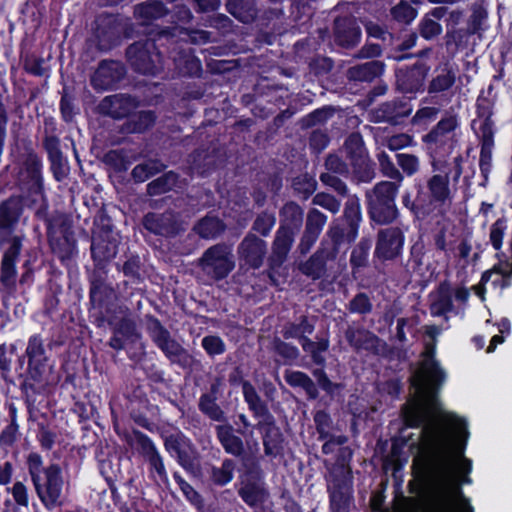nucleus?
<instances>
[{
    "label": "nucleus",
    "mask_w": 512,
    "mask_h": 512,
    "mask_svg": "<svg viewBox=\"0 0 512 512\" xmlns=\"http://www.w3.org/2000/svg\"><path fill=\"white\" fill-rule=\"evenodd\" d=\"M506 223L498 219L490 228V242L494 249L499 250L502 246V240L506 231Z\"/></svg>",
    "instance_id": "680f3d73"
},
{
    "label": "nucleus",
    "mask_w": 512,
    "mask_h": 512,
    "mask_svg": "<svg viewBox=\"0 0 512 512\" xmlns=\"http://www.w3.org/2000/svg\"><path fill=\"white\" fill-rule=\"evenodd\" d=\"M396 157L398 165L408 176L414 175L419 170V159L415 155L399 153Z\"/></svg>",
    "instance_id": "5fc2aeb1"
},
{
    "label": "nucleus",
    "mask_w": 512,
    "mask_h": 512,
    "mask_svg": "<svg viewBox=\"0 0 512 512\" xmlns=\"http://www.w3.org/2000/svg\"><path fill=\"white\" fill-rule=\"evenodd\" d=\"M200 410L211 419L220 421L223 419V411L210 395H202L199 402Z\"/></svg>",
    "instance_id": "a18cd8bd"
},
{
    "label": "nucleus",
    "mask_w": 512,
    "mask_h": 512,
    "mask_svg": "<svg viewBox=\"0 0 512 512\" xmlns=\"http://www.w3.org/2000/svg\"><path fill=\"white\" fill-rule=\"evenodd\" d=\"M4 250V255L1 261L0 281L9 290L14 289L16 285L17 271L16 260L20 254L22 243L21 237L11 239V243Z\"/></svg>",
    "instance_id": "4468645a"
},
{
    "label": "nucleus",
    "mask_w": 512,
    "mask_h": 512,
    "mask_svg": "<svg viewBox=\"0 0 512 512\" xmlns=\"http://www.w3.org/2000/svg\"><path fill=\"white\" fill-rule=\"evenodd\" d=\"M165 447L171 454L177 456L179 463L185 469H193L194 455L188 439L182 434L170 435L165 440Z\"/></svg>",
    "instance_id": "412c9836"
},
{
    "label": "nucleus",
    "mask_w": 512,
    "mask_h": 512,
    "mask_svg": "<svg viewBox=\"0 0 512 512\" xmlns=\"http://www.w3.org/2000/svg\"><path fill=\"white\" fill-rule=\"evenodd\" d=\"M125 73V68L120 62L103 60L91 76L90 83L95 90H109L124 78Z\"/></svg>",
    "instance_id": "9d476101"
},
{
    "label": "nucleus",
    "mask_w": 512,
    "mask_h": 512,
    "mask_svg": "<svg viewBox=\"0 0 512 512\" xmlns=\"http://www.w3.org/2000/svg\"><path fill=\"white\" fill-rule=\"evenodd\" d=\"M202 347L210 356L220 355L225 351L223 340L214 335L205 336L202 339Z\"/></svg>",
    "instance_id": "bf43d9fd"
},
{
    "label": "nucleus",
    "mask_w": 512,
    "mask_h": 512,
    "mask_svg": "<svg viewBox=\"0 0 512 512\" xmlns=\"http://www.w3.org/2000/svg\"><path fill=\"white\" fill-rule=\"evenodd\" d=\"M279 437L278 429L274 425L271 426L263 439L266 454L273 455L277 453Z\"/></svg>",
    "instance_id": "774afa93"
},
{
    "label": "nucleus",
    "mask_w": 512,
    "mask_h": 512,
    "mask_svg": "<svg viewBox=\"0 0 512 512\" xmlns=\"http://www.w3.org/2000/svg\"><path fill=\"white\" fill-rule=\"evenodd\" d=\"M299 270L313 280L319 279L325 272V262L319 254L312 255L306 262L300 264Z\"/></svg>",
    "instance_id": "e433bc0d"
},
{
    "label": "nucleus",
    "mask_w": 512,
    "mask_h": 512,
    "mask_svg": "<svg viewBox=\"0 0 512 512\" xmlns=\"http://www.w3.org/2000/svg\"><path fill=\"white\" fill-rule=\"evenodd\" d=\"M494 146V139L491 131L484 133L482 137L481 152H480V168L482 171H487L491 165L492 149Z\"/></svg>",
    "instance_id": "a19ab883"
},
{
    "label": "nucleus",
    "mask_w": 512,
    "mask_h": 512,
    "mask_svg": "<svg viewBox=\"0 0 512 512\" xmlns=\"http://www.w3.org/2000/svg\"><path fill=\"white\" fill-rule=\"evenodd\" d=\"M346 154L351 161L354 172L363 180L368 181L373 178V170L364 147L362 136L359 133H352L345 141Z\"/></svg>",
    "instance_id": "1a4fd4ad"
},
{
    "label": "nucleus",
    "mask_w": 512,
    "mask_h": 512,
    "mask_svg": "<svg viewBox=\"0 0 512 512\" xmlns=\"http://www.w3.org/2000/svg\"><path fill=\"white\" fill-rule=\"evenodd\" d=\"M453 308L452 298L447 289H441L437 298L431 305V312L434 315H443Z\"/></svg>",
    "instance_id": "79ce46f5"
},
{
    "label": "nucleus",
    "mask_w": 512,
    "mask_h": 512,
    "mask_svg": "<svg viewBox=\"0 0 512 512\" xmlns=\"http://www.w3.org/2000/svg\"><path fill=\"white\" fill-rule=\"evenodd\" d=\"M234 469V461L231 459H225L220 467L212 468V481L217 485H226L232 480Z\"/></svg>",
    "instance_id": "58836bf2"
},
{
    "label": "nucleus",
    "mask_w": 512,
    "mask_h": 512,
    "mask_svg": "<svg viewBox=\"0 0 512 512\" xmlns=\"http://www.w3.org/2000/svg\"><path fill=\"white\" fill-rule=\"evenodd\" d=\"M7 492L12 495L14 502L18 506L25 508L29 506V490L23 482L16 481L11 487L7 488Z\"/></svg>",
    "instance_id": "09e8293b"
},
{
    "label": "nucleus",
    "mask_w": 512,
    "mask_h": 512,
    "mask_svg": "<svg viewBox=\"0 0 512 512\" xmlns=\"http://www.w3.org/2000/svg\"><path fill=\"white\" fill-rule=\"evenodd\" d=\"M148 332L157 347L173 363L185 365L189 355L187 351L171 337L169 331L154 317L148 318Z\"/></svg>",
    "instance_id": "6e6552de"
},
{
    "label": "nucleus",
    "mask_w": 512,
    "mask_h": 512,
    "mask_svg": "<svg viewBox=\"0 0 512 512\" xmlns=\"http://www.w3.org/2000/svg\"><path fill=\"white\" fill-rule=\"evenodd\" d=\"M326 221V215L317 209H311L307 215L305 230L319 236Z\"/></svg>",
    "instance_id": "49530a36"
},
{
    "label": "nucleus",
    "mask_w": 512,
    "mask_h": 512,
    "mask_svg": "<svg viewBox=\"0 0 512 512\" xmlns=\"http://www.w3.org/2000/svg\"><path fill=\"white\" fill-rule=\"evenodd\" d=\"M399 185L382 181L373 189L367 191L369 214L373 221L379 224H387L394 221L398 215L395 198Z\"/></svg>",
    "instance_id": "20e7f679"
},
{
    "label": "nucleus",
    "mask_w": 512,
    "mask_h": 512,
    "mask_svg": "<svg viewBox=\"0 0 512 512\" xmlns=\"http://www.w3.org/2000/svg\"><path fill=\"white\" fill-rule=\"evenodd\" d=\"M281 215V227H287L289 229H292L295 234L296 231L302 225L303 221V210L301 209V207L294 202L287 203L282 208Z\"/></svg>",
    "instance_id": "2f4dec72"
},
{
    "label": "nucleus",
    "mask_w": 512,
    "mask_h": 512,
    "mask_svg": "<svg viewBox=\"0 0 512 512\" xmlns=\"http://www.w3.org/2000/svg\"><path fill=\"white\" fill-rule=\"evenodd\" d=\"M21 214L20 203L17 199H9L0 205V246L11 243V239L21 237L14 234V227L18 223Z\"/></svg>",
    "instance_id": "ddd939ff"
},
{
    "label": "nucleus",
    "mask_w": 512,
    "mask_h": 512,
    "mask_svg": "<svg viewBox=\"0 0 512 512\" xmlns=\"http://www.w3.org/2000/svg\"><path fill=\"white\" fill-rule=\"evenodd\" d=\"M28 472L36 494L47 509H53L62 504L64 480L58 464L43 468L42 457L37 453L29 454L27 458Z\"/></svg>",
    "instance_id": "f03ea898"
},
{
    "label": "nucleus",
    "mask_w": 512,
    "mask_h": 512,
    "mask_svg": "<svg viewBox=\"0 0 512 512\" xmlns=\"http://www.w3.org/2000/svg\"><path fill=\"white\" fill-rule=\"evenodd\" d=\"M419 33L424 39L431 40L442 33V27L430 16H424L419 24Z\"/></svg>",
    "instance_id": "8fccbe9b"
},
{
    "label": "nucleus",
    "mask_w": 512,
    "mask_h": 512,
    "mask_svg": "<svg viewBox=\"0 0 512 512\" xmlns=\"http://www.w3.org/2000/svg\"><path fill=\"white\" fill-rule=\"evenodd\" d=\"M274 224H275L274 215L270 214V213H263L257 217V219L254 222L253 228L258 233L262 234L263 236H266L269 234V232L273 228Z\"/></svg>",
    "instance_id": "69168bd1"
},
{
    "label": "nucleus",
    "mask_w": 512,
    "mask_h": 512,
    "mask_svg": "<svg viewBox=\"0 0 512 512\" xmlns=\"http://www.w3.org/2000/svg\"><path fill=\"white\" fill-rule=\"evenodd\" d=\"M494 125L492 120V111L488 106L479 105L478 115L472 122V128H491Z\"/></svg>",
    "instance_id": "052dcab7"
},
{
    "label": "nucleus",
    "mask_w": 512,
    "mask_h": 512,
    "mask_svg": "<svg viewBox=\"0 0 512 512\" xmlns=\"http://www.w3.org/2000/svg\"><path fill=\"white\" fill-rule=\"evenodd\" d=\"M194 230L202 238H214L219 235L223 230L224 226L221 221L216 217H205L194 227Z\"/></svg>",
    "instance_id": "f704fd0d"
},
{
    "label": "nucleus",
    "mask_w": 512,
    "mask_h": 512,
    "mask_svg": "<svg viewBox=\"0 0 512 512\" xmlns=\"http://www.w3.org/2000/svg\"><path fill=\"white\" fill-rule=\"evenodd\" d=\"M294 236L295 234L292 229L287 227L279 228L273 242L272 254L269 258L272 268L281 266L286 260L293 244Z\"/></svg>",
    "instance_id": "aec40b11"
},
{
    "label": "nucleus",
    "mask_w": 512,
    "mask_h": 512,
    "mask_svg": "<svg viewBox=\"0 0 512 512\" xmlns=\"http://www.w3.org/2000/svg\"><path fill=\"white\" fill-rule=\"evenodd\" d=\"M114 325V331H116L117 334H120L125 340L133 342L140 337V334L136 328L135 321L128 317L126 314L118 323H115Z\"/></svg>",
    "instance_id": "ea45409f"
},
{
    "label": "nucleus",
    "mask_w": 512,
    "mask_h": 512,
    "mask_svg": "<svg viewBox=\"0 0 512 512\" xmlns=\"http://www.w3.org/2000/svg\"><path fill=\"white\" fill-rule=\"evenodd\" d=\"M349 309L353 313L366 314L372 309V304L369 298L361 293L356 295L349 304Z\"/></svg>",
    "instance_id": "338daca9"
},
{
    "label": "nucleus",
    "mask_w": 512,
    "mask_h": 512,
    "mask_svg": "<svg viewBox=\"0 0 512 512\" xmlns=\"http://www.w3.org/2000/svg\"><path fill=\"white\" fill-rule=\"evenodd\" d=\"M378 161L380 170L385 177L393 179L399 183L402 182V173L396 168L394 163L391 161V159L385 152H381L378 154Z\"/></svg>",
    "instance_id": "c03bdc74"
},
{
    "label": "nucleus",
    "mask_w": 512,
    "mask_h": 512,
    "mask_svg": "<svg viewBox=\"0 0 512 512\" xmlns=\"http://www.w3.org/2000/svg\"><path fill=\"white\" fill-rule=\"evenodd\" d=\"M177 175L173 172H168L163 176L157 178L148 184L147 189L150 195H157L165 193L176 186Z\"/></svg>",
    "instance_id": "4c0bfd02"
},
{
    "label": "nucleus",
    "mask_w": 512,
    "mask_h": 512,
    "mask_svg": "<svg viewBox=\"0 0 512 512\" xmlns=\"http://www.w3.org/2000/svg\"><path fill=\"white\" fill-rule=\"evenodd\" d=\"M227 11L243 23L253 22L258 14L255 0H228Z\"/></svg>",
    "instance_id": "a878e982"
},
{
    "label": "nucleus",
    "mask_w": 512,
    "mask_h": 512,
    "mask_svg": "<svg viewBox=\"0 0 512 512\" xmlns=\"http://www.w3.org/2000/svg\"><path fill=\"white\" fill-rule=\"evenodd\" d=\"M139 105V101L128 94H114L106 96L97 106L100 114L114 119L128 116Z\"/></svg>",
    "instance_id": "f8f14e48"
},
{
    "label": "nucleus",
    "mask_w": 512,
    "mask_h": 512,
    "mask_svg": "<svg viewBox=\"0 0 512 512\" xmlns=\"http://www.w3.org/2000/svg\"><path fill=\"white\" fill-rule=\"evenodd\" d=\"M244 399L247 402L250 410L254 412L256 416L272 418L268 412L267 407L262 402L255 388L249 382H244L242 385Z\"/></svg>",
    "instance_id": "7c9ffc66"
},
{
    "label": "nucleus",
    "mask_w": 512,
    "mask_h": 512,
    "mask_svg": "<svg viewBox=\"0 0 512 512\" xmlns=\"http://www.w3.org/2000/svg\"><path fill=\"white\" fill-rule=\"evenodd\" d=\"M350 471L343 465L334 466L327 478L332 512H347L351 500Z\"/></svg>",
    "instance_id": "423d86ee"
},
{
    "label": "nucleus",
    "mask_w": 512,
    "mask_h": 512,
    "mask_svg": "<svg viewBox=\"0 0 512 512\" xmlns=\"http://www.w3.org/2000/svg\"><path fill=\"white\" fill-rule=\"evenodd\" d=\"M168 9L160 1L144 2L134 7V17L142 25H148L152 21L167 15Z\"/></svg>",
    "instance_id": "393cba45"
},
{
    "label": "nucleus",
    "mask_w": 512,
    "mask_h": 512,
    "mask_svg": "<svg viewBox=\"0 0 512 512\" xmlns=\"http://www.w3.org/2000/svg\"><path fill=\"white\" fill-rule=\"evenodd\" d=\"M175 69L182 76H198L202 68L200 60L193 54L192 49L175 47L171 51Z\"/></svg>",
    "instance_id": "6ab92c4d"
},
{
    "label": "nucleus",
    "mask_w": 512,
    "mask_h": 512,
    "mask_svg": "<svg viewBox=\"0 0 512 512\" xmlns=\"http://www.w3.org/2000/svg\"><path fill=\"white\" fill-rule=\"evenodd\" d=\"M429 68L425 64H415L397 74L396 85L403 93L414 94L422 90Z\"/></svg>",
    "instance_id": "dca6fc26"
},
{
    "label": "nucleus",
    "mask_w": 512,
    "mask_h": 512,
    "mask_svg": "<svg viewBox=\"0 0 512 512\" xmlns=\"http://www.w3.org/2000/svg\"><path fill=\"white\" fill-rule=\"evenodd\" d=\"M19 425L13 419L0 434V446H12L18 437Z\"/></svg>",
    "instance_id": "e2e57ef3"
},
{
    "label": "nucleus",
    "mask_w": 512,
    "mask_h": 512,
    "mask_svg": "<svg viewBox=\"0 0 512 512\" xmlns=\"http://www.w3.org/2000/svg\"><path fill=\"white\" fill-rule=\"evenodd\" d=\"M384 63L381 61H369L347 69L346 77L353 82H372L384 71Z\"/></svg>",
    "instance_id": "5701e85b"
},
{
    "label": "nucleus",
    "mask_w": 512,
    "mask_h": 512,
    "mask_svg": "<svg viewBox=\"0 0 512 512\" xmlns=\"http://www.w3.org/2000/svg\"><path fill=\"white\" fill-rule=\"evenodd\" d=\"M344 117V111L331 106L317 109L304 118V127L338 125V121Z\"/></svg>",
    "instance_id": "b1692460"
},
{
    "label": "nucleus",
    "mask_w": 512,
    "mask_h": 512,
    "mask_svg": "<svg viewBox=\"0 0 512 512\" xmlns=\"http://www.w3.org/2000/svg\"><path fill=\"white\" fill-rule=\"evenodd\" d=\"M314 205L321 206L322 208L330 211L331 213H337L340 210L341 203L334 196L326 193H317L313 199Z\"/></svg>",
    "instance_id": "6e6d98bb"
},
{
    "label": "nucleus",
    "mask_w": 512,
    "mask_h": 512,
    "mask_svg": "<svg viewBox=\"0 0 512 512\" xmlns=\"http://www.w3.org/2000/svg\"><path fill=\"white\" fill-rule=\"evenodd\" d=\"M216 432L218 440L227 453L233 456H240L243 453V441L234 434L231 425H219L216 427Z\"/></svg>",
    "instance_id": "bb28decb"
},
{
    "label": "nucleus",
    "mask_w": 512,
    "mask_h": 512,
    "mask_svg": "<svg viewBox=\"0 0 512 512\" xmlns=\"http://www.w3.org/2000/svg\"><path fill=\"white\" fill-rule=\"evenodd\" d=\"M392 17L403 23H410L417 15V11L407 2L401 1L391 9Z\"/></svg>",
    "instance_id": "de8ad7c7"
},
{
    "label": "nucleus",
    "mask_w": 512,
    "mask_h": 512,
    "mask_svg": "<svg viewBox=\"0 0 512 512\" xmlns=\"http://www.w3.org/2000/svg\"><path fill=\"white\" fill-rule=\"evenodd\" d=\"M58 376L54 364L50 361L28 363L26 384L31 387L44 388L56 383Z\"/></svg>",
    "instance_id": "a211bd4d"
},
{
    "label": "nucleus",
    "mask_w": 512,
    "mask_h": 512,
    "mask_svg": "<svg viewBox=\"0 0 512 512\" xmlns=\"http://www.w3.org/2000/svg\"><path fill=\"white\" fill-rule=\"evenodd\" d=\"M241 498L250 506L261 504L267 497V491L261 482H247L239 490Z\"/></svg>",
    "instance_id": "c85d7f7f"
},
{
    "label": "nucleus",
    "mask_w": 512,
    "mask_h": 512,
    "mask_svg": "<svg viewBox=\"0 0 512 512\" xmlns=\"http://www.w3.org/2000/svg\"><path fill=\"white\" fill-rule=\"evenodd\" d=\"M438 112V108L423 107L413 116L412 124L417 126H427L437 118Z\"/></svg>",
    "instance_id": "13d9d810"
},
{
    "label": "nucleus",
    "mask_w": 512,
    "mask_h": 512,
    "mask_svg": "<svg viewBox=\"0 0 512 512\" xmlns=\"http://www.w3.org/2000/svg\"><path fill=\"white\" fill-rule=\"evenodd\" d=\"M486 17L487 13L483 9L479 7L473 9V12L470 15L467 23V29L469 30V32L472 33L473 35L479 34V36H481V26Z\"/></svg>",
    "instance_id": "0e129e2a"
},
{
    "label": "nucleus",
    "mask_w": 512,
    "mask_h": 512,
    "mask_svg": "<svg viewBox=\"0 0 512 512\" xmlns=\"http://www.w3.org/2000/svg\"><path fill=\"white\" fill-rule=\"evenodd\" d=\"M445 378L433 351H427L412 378L415 395L404 409V419L410 427H422L420 450L437 486L434 512H474L459 487L460 482H469L465 474L471 470L470 460L463 455L468 436L466 423L444 411L437 397Z\"/></svg>",
    "instance_id": "f257e3e1"
},
{
    "label": "nucleus",
    "mask_w": 512,
    "mask_h": 512,
    "mask_svg": "<svg viewBox=\"0 0 512 512\" xmlns=\"http://www.w3.org/2000/svg\"><path fill=\"white\" fill-rule=\"evenodd\" d=\"M238 254L245 265L257 269L263 264L266 255V243L256 236H246L238 247Z\"/></svg>",
    "instance_id": "f3484780"
},
{
    "label": "nucleus",
    "mask_w": 512,
    "mask_h": 512,
    "mask_svg": "<svg viewBox=\"0 0 512 512\" xmlns=\"http://www.w3.org/2000/svg\"><path fill=\"white\" fill-rule=\"evenodd\" d=\"M95 38L97 42V48L100 51H108L119 43V27L111 18L98 20L95 30Z\"/></svg>",
    "instance_id": "4be33fe9"
},
{
    "label": "nucleus",
    "mask_w": 512,
    "mask_h": 512,
    "mask_svg": "<svg viewBox=\"0 0 512 512\" xmlns=\"http://www.w3.org/2000/svg\"><path fill=\"white\" fill-rule=\"evenodd\" d=\"M203 272L212 279L225 278L235 266L232 250L224 244H217L207 249L199 260Z\"/></svg>",
    "instance_id": "0eeeda50"
},
{
    "label": "nucleus",
    "mask_w": 512,
    "mask_h": 512,
    "mask_svg": "<svg viewBox=\"0 0 512 512\" xmlns=\"http://www.w3.org/2000/svg\"><path fill=\"white\" fill-rule=\"evenodd\" d=\"M126 56L130 66L138 73L156 75L163 69L162 56L150 39L131 44Z\"/></svg>",
    "instance_id": "39448f33"
},
{
    "label": "nucleus",
    "mask_w": 512,
    "mask_h": 512,
    "mask_svg": "<svg viewBox=\"0 0 512 512\" xmlns=\"http://www.w3.org/2000/svg\"><path fill=\"white\" fill-rule=\"evenodd\" d=\"M312 332L313 326L304 318L299 324L287 325L284 328L283 336L285 338H299L301 341L302 337H306L305 334H311Z\"/></svg>",
    "instance_id": "3c124183"
},
{
    "label": "nucleus",
    "mask_w": 512,
    "mask_h": 512,
    "mask_svg": "<svg viewBox=\"0 0 512 512\" xmlns=\"http://www.w3.org/2000/svg\"><path fill=\"white\" fill-rule=\"evenodd\" d=\"M301 346L305 352L311 355L316 364H324L325 358L323 353L329 348V341L327 339H321L317 342H313L307 337H302Z\"/></svg>",
    "instance_id": "473e14b6"
},
{
    "label": "nucleus",
    "mask_w": 512,
    "mask_h": 512,
    "mask_svg": "<svg viewBox=\"0 0 512 512\" xmlns=\"http://www.w3.org/2000/svg\"><path fill=\"white\" fill-rule=\"evenodd\" d=\"M286 382L292 387H301L310 398H316L318 390L312 379L301 371H287L285 373Z\"/></svg>",
    "instance_id": "c756f323"
},
{
    "label": "nucleus",
    "mask_w": 512,
    "mask_h": 512,
    "mask_svg": "<svg viewBox=\"0 0 512 512\" xmlns=\"http://www.w3.org/2000/svg\"><path fill=\"white\" fill-rule=\"evenodd\" d=\"M403 242L404 237L399 228L383 229L378 233L375 254L384 260L393 259L400 254Z\"/></svg>",
    "instance_id": "2eb2a0df"
},
{
    "label": "nucleus",
    "mask_w": 512,
    "mask_h": 512,
    "mask_svg": "<svg viewBox=\"0 0 512 512\" xmlns=\"http://www.w3.org/2000/svg\"><path fill=\"white\" fill-rule=\"evenodd\" d=\"M144 226L146 229L156 234H165L169 231L165 222V217L154 213H150L145 216Z\"/></svg>",
    "instance_id": "864d4df0"
},
{
    "label": "nucleus",
    "mask_w": 512,
    "mask_h": 512,
    "mask_svg": "<svg viewBox=\"0 0 512 512\" xmlns=\"http://www.w3.org/2000/svg\"><path fill=\"white\" fill-rule=\"evenodd\" d=\"M293 186L296 191L304 195V198H307L314 193L317 183L313 177L306 174L295 178Z\"/></svg>",
    "instance_id": "4d7b16f0"
},
{
    "label": "nucleus",
    "mask_w": 512,
    "mask_h": 512,
    "mask_svg": "<svg viewBox=\"0 0 512 512\" xmlns=\"http://www.w3.org/2000/svg\"><path fill=\"white\" fill-rule=\"evenodd\" d=\"M25 355L28 358V363L50 360L46 354L44 341L39 335H33L29 338Z\"/></svg>",
    "instance_id": "72a5a7b5"
},
{
    "label": "nucleus",
    "mask_w": 512,
    "mask_h": 512,
    "mask_svg": "<svg viewBox=\"0 0 512 512\" xmlns=\"http://www.w3.org/2000/svg\"><path fill=\"white\" fill-rule=\"evenodd\" d=\"M24 69L35 76H44L48 72L46 61L41 57L34 55L27 56L24 60Z\"/></svg>",
    "instance_id": "603ef678"
},
{
    "label": "nucleus",
    "mask_w": 512,
    "mask_h": 512,
    "mask_svg": "<svg viewBox=\"0 0 512 512\" xmlns=\"http://www.w3.org/2000/svg\"><path fill=\"white\" fill-rule=\"evenodd\" d=\"M346 339L353 347L367 348L368 343L374 339V336L362 329H348L346 331Z\"/></svg>",
    "instance_id": "37998d69"
},
{
    "label": "nucleus",
    "mask_w": 512,
    "mask_h": 512,
    "mask_svg": "<svg viewBox=\"0 0 512 512\" xmlns=\"http://www.w3.org/2000/svg\"><path fill=\"white\" fill-rule=\"evenodd\" d=\"M430 200L425 203L421 197L416 198V203L412 205L414 214L425 219L431 214L443 216L450 208L453 202V191L449 186L448 174H435L427 181Z\"/></svg>",
    "instance_id": "7ed1b4c3"
},
{
    "label": "nucleus",
    "mask_w": 512,
    "mask_h": 512,
    "mask_svg": "<svg viewBox=\"0 0 512 512\" xmlns=\"http://www.w3.org/2000/svg\"><path fill=\"white\" fill-rule=\"evenodd\" d=\"M437 74L434 76L429 85H428V93H441L449 90L456 81V73L447 65L441 69L436 70Z\"/></svg>",
    "instance_id": "cd10ccee"
},
{
    "label": "nucleus",
    "mask_w": 512,
    "mask_h": 512,
    "mask_svg": "<svg viewBox=\"0 0 512 512\" xmlns=\"http://www.w3.org/2000/svg\"><path fill=\"white\" fill-rule=\"evenodd\" d=\"M333 37L337 45L352 49L361 39V28L357 19L352 15L337 17L334 20Z\"/></svg>",
    "instance_id": "9b49d317"
},
{
    "label": "nucleus",
    "mask_w": 512,
    "mask_h": 512,
    "mask_svg": "<svg viewBox=\"0 0 512 512\" xmlns=\"http://www.w3.org/2000/svg\"><path fill=\"white\" fill-rule=\"evenodd\" d=\"M164 165L157 160H149L136 165L132 170V177L136 182H144L149 177L164 169Z\"/></svg>",
    "instance_id": "c9c22d12"
}]
</instances>
